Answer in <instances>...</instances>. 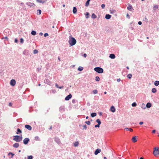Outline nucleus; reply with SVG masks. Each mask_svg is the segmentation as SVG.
<instances>
[{"label":"nucleus","mask_w":159,"mask_h":159,"mask_svg":"<svg viewBox=\"0 0 159 159\" xmlns=\"http://www.w3.org/2000/svg\"><path fill=\"white\" fill-rule=\"evenodd\" d=\"M96 115H97V114L95 113H92L91 114V117H95V116H96Z\"/></svg>","instance_id":"bb28decb"},{"label":"nucleus","mask_w":159,"mask_h":159,"mask_svg":"<svg viewBox=\"0 0 159 159\" xmlns=\"http://www.w3.org/2000/svg\"><path fill=\"white\" fill-rule=\"evenodd\" d=\"M65 110V108L64 106H61L60 107L59 111L61 112H62L64 111Z\"/></svg>","instance_id":"f8f14e48"},{"label":"nucleus","mask_w":159,"mask_h":159,"mask_svg":"<svg viewBox=\"0 0 159 159\" xmlns=\"http://www.w3.org/2000/svg\"><path fill=\"white\" fill-rule=\"evenodd\" d=\"M126 16L127 18H129L130 16L128 14H127Z\"/></svg>","instance_id":"680f3d73"},{"label":"nucleus","mask_w":159,"mask_h":159,"mask_svg":"<svg viewBox=\"0 0 159 159\" xmlns=\"http://www.w3.org/2000/svg\"><path fill=\"white\" fill-rule=\"evenodd\" d=\"M44 83L48 85H50L51 84V82L48 79H45L44 80Z\"/></svg>","instance_id":"9b49d317"},{"label":"nucleus","mask_w":159,"mask_h":159,"mask_svg":"<svg viewBox=\"0 0 159 159\" xmlns=\"http://www.w3.org/2000/svg\"><path fill=\"white\" fill-rule=\"evenodd\" d=\"M68 43L70 46H72L75 45L76 43V40L75 39L72 37V36L70 35L69 36V39Z\"/></svg>","instance_id":"f257e3e1"},{"label":"nucleus","mask_w":159,"mask_h":159,"mask_svg":"<svg viewBox=\"0 0 159 159\" xmlns=\"http://www.w3.org/2000/svg\"><path fill=\"white\" fill-rule=\"evenodd\" d=\"M73 13L75 14L77 12V9L75 7H74L73 8Z\"/></svg>","instance_id":"4be33fe9"},{"label":"nucleus","mask_w":159,"mask_h":159,"mask_svg":"<svg viewBox=\"0 0 159 159\" xmlns=\"http://www.w3.org/2000/svg\"><path fill=\"white\" fill-rule=\"evenodd\" d=\"M83 69V68L81 66H79L78 68V70L79 71H82Z\"/></svg>","instance_id":"58836bf2"},{"label":"nucleus","mask_w":159,"mask_h":159,"mask_svg":"<svg viewBox=\"0 0 159 159\" xmlns=\"http://www.w3.org/2000/svg\"><path fill=\"white\" fill-rule=\"evenodd\" d=\"M87 129V125H84L83 129Z\"/></svg>","instance_id":"a18cd8bd"},{"label":"nucleus","mask_w":159,"mask_h":159,"mask_svg":"<svg viewBox=\"0 0 159 159\" xmlns=\"http://www.w3.org/2000/svg\"><path fill=\"white\" fill-rule=\"evenodd\" d=\"M19 146V144L18 143H15L13 145V147L15 148H17Z\"/></svg>","instance_id":"6ab92c4d"},{"label":"nucleus","mask_w":159,"mask_h":159,"mask_svg":"<svg viewBox=\"0 0 159 159\" xmlns=\"http://www.w3.org/2000/svg\"><path fill=\"white\" fill-rule=\"evenodd\" d=\"M143 121H141V122H140L139 123V124L140 125H142V124H143Z\"/></svg>","instance_id":"4d7b16f0"},{"label":"nucleus","mask_w":159,"mask_h":159,"mask_svg":"<svg viewBox=\"0 0 159 159\" xmlns=\"http://www.w3.org/2000/svg\"><path fill=\"white\" fill-rule=\"evenodd\" d=\"M43 33L42 32H40L39 33V35H40L41 36L43 35Z\"/></svg>","instance_id":"338daca9"},{"label":"nucleus","mask_w":159,"mask_h":159,"mask_svg":"<svg viewBox=\"0 0 159 159\" xmlns=\"http://www.w3.org/2000/svg\"><path fill=\"white\" fill-rule=\"evenodd\" d=\"M154 84L156 86H157L159 85V81H155L154 82Z\"/></svg>","instance_id":"b1692460"},{"label":"nucleus","mask_w":159,"mask_h":159,"mask_svg":"<svg viewBox=\"0 0 159 159\" xmlns=\"http://www.w3.org/2000/svg\"><path fill=\"white\" fill-rule=\"evenodd\" d=\"M137 106V104L136 102H134L132 103V106L133 107H135Z\"/></svg>","instance_id":"a19ab883"},{"label":"nucleus","mask_w":159,"mask_h":159,"mask_svg":"<svg viewBox=\"0 0 159 159\" xmlns=\"http://www.w3.org/2000/svg\"><path fill=\"white\" fill-rule=\"evenodd\" d=\"M99 127H100V125L99 124H98V125H95V128Z\"/></svg>","instance_id":"8fccbe9b"},{"label":"nucleus","mask_w":159,"mask_h":159,"mask_svg":"<svg viewBox=\"0 0 159 159\" xmlns=\"http://www.w3.org/2000/svg\"><path fill=\"white\" fill-rule=\"evenodd\" d=\"M25 127L29 130H31L32 129L31 126L28 125H25Z\"/></svg>","instance_id":"1a4fd4ad"},{"label":"nucleus","mask_w":159,"mask_h":159,"mask_svg":"<svg viewBox=\"0 0 159 159\" xmlns=\"http://www.w3.org/2000/svg\"><path fill=\"white\" fill-rule=\"evenodd\" d=\"M111 15L109 14H106L105 16V18L107 20H108L111 18Z\"/></svg>","instance_id":"f3484780"},{"label":"nucleus","mask_w":159,"mask_h":159,"mask_svg":"<svg viewBox=\"0 0 159 159\" xmlns=\"http://www.w3.org/2000/svg\"><path fill=\"white\" fill-rule=\"evenodd\" d=\"M41 13V11L40 10H37V13H38L39 15H40Z\"/></svg>","instance_id":"c03bdc74"},{"label":"nucleus","mask_w":159,"mask_h":159,"mask_svg":"<svg viewBox=\"0 0 159 159\" xmlns=\"http://www.w3.org/2000/svg\"><path fill=\"white\" fill-rule=\"evenodd\" d=\"M87 55L86 53H84L83 54V56L85 57H87Z\"/></svg>","instance_id":"6e6d98bb"},{"label":"nucleus","mask_w":159,"mask_h":159,"mask_svg":"<svg viewBox=\"0 0 159 159\" xmlns=\"http://www.w3.org/2000/svg\"><path fill=\"white\" fill-rule=\"evenodd\" d=\"M16 84V81L15 80L12 79L11 80L10 82V84L12 86H14Z\"/></svg>","instance_id":"39448f33"},{"label":"nucleus","mask_w":159,"mask_h":159,"mask_svg":"<svg viewBox=\"0 0 159 159\" xmlns=\"http://www.w3.org/2000/svg\"><path fill=\"white\" fill-rule=\"evenodd\" d=\"M9 106L10 107L12 106V104L10 102L9 103Z\"/></svg>","instance_id":"052dcab7"},{"label":"nucleus","mask_w":159,"mask_h":159,"mask_svg":"<svg viewBox=\"0 0 159 159\" xmlns=\"http://www.w3.org/2000/svg\"><path fill=\"white\" fill-rule=\"evenodd\" d=\"M110 11L111 14H113L116 12V11L114 10H110Z\"/></svg>","instance_id":"e433bc0d"},{"label":"nucleus","mask_w":159,"mask_h":159,"mask_svg":"<svg viewBox=\"0 0 159 159\" xmlns=\"http://www.w3.org/2000/svg\"><path fill=\"white\" fill-rule=\"evenodd\" d=\"M24 39H23L22 38H21L20 39V42L21 43H23L24 42Z\"/></svg>","instance_id":"49530a36"},{"label":"nucleus","mask_w":159,"mask_h":159,"mask_svg":"<svg viewBox=\"0 0 159 159\" xmlns=\"http://www.w3.org/2000/svg\"><path fill=\"white\" fill-rule=\"evenodd\" d=\"M90 1V0H87L85 3L86 6L87 7L89 5Z\"/></svg>","instance_id":"cd10ccee"},{"label":"nucleus","mask_w":159,"mask_h":159,"mask_svg":"<svg viewBox=\"0 0 159 159\" xmlns=\"http://www.w3.org/2000/svg\"><path fill=\"white\" fill-rule=\"evenodd\" d=\"M85 123L88 125H89L91 123L89 121H86Z\"/></svg>","instance_id":"79ce46f5"},{"label":"nucleus","mask_w":159,"mask_h":159,"mask_svg":"<svg viewBox=\"0 0 159 159\" xmlns=\"http://www.w3.org/2000/svg\"><path fill=\"white\" fill-rule=\"evenodd\" d=\"M126 130H128L130 132H132L133 131V130L131 128H126L125 129Z\"/></svg>","instance_id":"a878e982"},{"label":"nucleus","mask_w":159,"mask_h":159,"mask_svg":"<svg viewBox=\"0 0 159 159\" xmlns=\"http://www.w3.org/2000/svg\"><path fill=\"white\" fill-rule=\"evenodd\" d=\"M79 143L78 141L75 142L74 144V146L76 147L78 146Z\"/></svg>","instance_id":"473e14b6"},{"label":"nucleus","mask_w":159,"mask_h":159,"mask_svg":"<svg viewBox=\"0 0 159 159\" xmlns=\"http://www.w3.org/2000/svg\"><path fill=\"white\" fill-rule=\"evenodd\" d=\"M158 6L157 5H155L153 6V9L154 10H156V9H158Z\"/></svg>","instance_id":"c85d7f7f"},{"label":"nucleus","mask_w":159,"mask_h":159,"mask_svg":"<svg viewBox=\"0 0 159 159\" xmlns=\"http://www.w3.org/2000/svg\"><path fill=\"white\" fill-rule=\"evenodd\" d=\"M101 7L102 8V9H103L105 7V5L104 4H102V5H101Z\"/></svg>","instance_id":"de8ad7c7"},{"label":"nucleus","mask_w":159,"mask_h":159,"mask_svg":"<svg viewBox=\"0 0 159 159\" xmlns=\"http://www.w3.org/2000/svg\"><path fill=\"white\" fill-rule=\"evenodd\" d=\"M127 9L130 11H131L133 9V7H132V6L131 5H128Z\"/></svg>","instance_id":"dca6fc26"},{"label":"nucleus","mask_w":159,"mask_h":159,"mask_svg":"<svg viewBox=\"0 0 159 159\" xmlns=\"http://www.w3.org/2000/svg\"><path fill=\"white\" fill-rule=\"evenodd\" d=\"M33 157L32 155L28 156H27V159H32Z\"/></svg>","instance_id":"f704fd0d"},{"label":"nucleus","mask_w":159,"mask_h":159,"mask_svg":"<svg viewBox=\"0 0 159 159\" xmlns=\"http://www.w3.org/2000/svg\"><path fill=\"white\" fill-rule=\"evenodd\" d=\"M29 141L30 139L29 138H25L23 140V143L25 144H28Z\"/></svg>","instance_id":"423d86ee"},{"label":"nucleus","mask_w":159,"mask_h":159,"mask_svg":"<svg viewBox=\"0 0 159 159\" xmlns=\"http://www.w3.org/2000/svg\"><path fill=\"white\" fill-rule=\"evenodd\" d=\"M155 132H156V130H153L152 131V133H155Z\"/></svg>","instance_id":"e2e57ef3"},{"label":"nucleus","mask_w":159,"mask_h":159,"mask_svg":"<svg viewBox=\"0 0 159 159\" xmlns=\"http://www.w3.org/2000/svg\"><path fill=\"white\" fill-rule=\"evenodd\" d=\"M127 76L128 78L130 79L131 78L132 75L131 74H129L127 75Z\"/></svg>","instance_id":"c9c22d12"},{"label":"nucleus","mask_w":159,"mask_h":159,"mask_svg":"<svg viewBox=\"0 0 159 159\" xmlns=\"http://www.w3.org/2000/svg\"><path fill=\"white\" fill-rule=\"evenodd\" d=\"M22 133L21 130L19 128L17 129V132L16 133L17 134H18L20 133Z\"/></svg>","instance_id":"5701e85b"},{"label":"nucleus","mask_w":159,"mask_h":159,"mask_svg":"<svg viewBox=\"0 0 159 159\" xmlns=\"http://www.w3.org/2000/svg\"><path fill=\"white\" fill-rule=\"evenodd\" d=\"M38 50H37L36 49H35L34 50L33 53L34 54H36V53H38Z\"/></svg>","instance_id":"37998d69"},{"label":"nucleus","mask_w":159,"mask_h":159,"mask_svg":"<svg viewBox=\"0 0 159 159\" xmlns=\"http://www.w3.org/2000/svg\"><path fill=\"white\" fill-rule=\"evenodd\" d=\"M110 110L112 112H115V108L113 106H112L111 107Z\"/></svg>","instance_id":"a211bd4d"},{"label":"nucleus","mask_w":159,"mask_h":159,"mask_svg":"<svg viewBox=\"0 0 159 159\" xmlns=\"http://www.w3.org/2000/svg\"><path fill=\"white\" fill-rule=\"evenodd\" d=\"M63 88V86H61L59 87V88L60 89H61Z\"/></svg>","instance_id":"774afa93"},{"label":"nucleus","mask_w":159,"mask_h":159,"mask_svg":"<svg viewBox=\"0 0 159 159\" xmlns=\"http://www.w3.org/2000/svg\"><path fill=\"white\" fill-rule=\"evenodd\" d=\"M4 39V38H2V39ZM4 39H7V40H8V38H7V36H6V37H5L4 38Z\"/></svg>","instance_id":"13d9d810"},{"label":"nucleus","mask_w":159,"mask_h":159,"mask_svg":"<svg viewBox=\"0 0 159 159\" xmlns=\"http://www.w3.org/2000/svg\"><path fill=\"white\" fill-rule=\"evenodd\" d=\"M138 24L139 25H140L142 24V23L141 21H139L138 22Z\"/></svg>","instance_id":"603ef678"},{"label":"nucleus","mask_w":159,"mask_h":159,"mask_svg":"<svg viewBox=\"0 0 159 159\" xmlns=\"http://www.w3.org/2000/svg\"><path fill=\"white\" fill-rule=\"evenodd\" d=\"M101 151V149L99 148L97 149L95 151L94 154L95 155H97L98 153H100Z\"/></svg>","instance_id":"9d476101"},{"label":"nucleus","mask_w":159,"mask_h":159,"mask_svg":"<svg viewBox=\"0 0 159 159\" xmlns=\"http://www.w3.org/2000/svg\"><path fill=\"white\" fill-rule=\"evenodd\" d=\"M23 54L26 55H28L29 54V51L28 50H25L23 52Z\"/></svg>","instance_id":"4468645a"},{"label":"nucleus","mask_w":159,"mask_h":159,"mask_svg":"<svg viewBox=\"0 0 159 159\" xmlns=\"http://www.w3.org/2000/svg\"><path fill=\"white\" fill-rule=\"evenodd\" d=\"M11 158H12L14 156V155H15L14 153H12L11 152Z\"/></svg>","instance_id":"5fc2aeb1"},{"label":"nucleus","mask_w":159,"mask_h":159,"mask_svg":"<svg viewBox=\"0 0 159 159\" xmlns=\"http://www.w3.org/2000/svg\"><path fill=\"white\" fill-rule=\"evenodd\" d=\"M36 32L34 30H32L31 32V34L33 35H35L36 34Z\"/></svg>","instance_id":"c756f323"},{"label":"nucleus","mask_w":159,"mask_h":159,"mask_svg":"<svg viewBox=\"0 0 159 159\" xmlns=\"http://www.w3.org/2000/svg\"><path fill=\"white\" fill-rule=\"evenodd\" d=\"M98 92V91L97 89L94 90L93 91V93L94 94L97 93Z\"/></svg>","instance_id":"4c0bfd02"},{"label":"nucleus","mask_w":159,"mask_h":159,"mask_svg":"<svg viewBox=\"0 0 159 159\" xmlns=\"http://www.w3.org/2000/svg\"><path fill=\"white\" fill-rule=\"evenodd\" d=\"M95 80L97 81H99L100 80V78L98 76H96L95 77Z\"/></svg>","instance_id":"ea45409f"},{"label":"nucleus","mask_w":159,"mask_h":159,"mask_svg":"<svg viewBox=\"0 0 159 159\" xmlns=\"http://www.w3.org/2000/svg\"><path fill=\"white\" fill-rule=\"evenodd\" d=\"M94 70L98 73H102L103 72V70L100 67H96L94 69Z\"/></svg>","instance_id":"20e7f679"},{"label":"nucleus","mask_w":159,"mask_h":159,"mask_svg":"<svg viewBox=\"0 0 159 159\" xmlns=\"http://www.w3.org/2000/svg\"><path fill=\"white\" fill-rule=\"evenodd\" d=\"M44 36L45 37H46L48 36V34L47 33H46L44 34Z\"/></svg>","instance_id":"09e8293b"},{"label":"nucleus","mask_w":159,"mask_h":159,"mask_svg":"<svg viewBox=\"0 0 159 159\" xmlns=\"http://www.w3.org/2000/svg\"><path fill=\"white\" fill-rule=\"evenodd\" d=\"M18 42V40L17 39H15V42L17 43Z\"/></svg>","instance_id":"3c124183"},{"label":"nucleus","mask_w":159,"mask_h":159,"mask_svg":"<svg viewBox=\"0 0 159 159\" xmlns=\"http://www.w3.org/2000/svg\"><path fill=\"white\" fill-rule=\"evenodd\" d=\"M37 1L39 2L44 3L46 1V0H36Z\"/></svg>","instance_id":"aec40b11"},{"label":"nucleus","mask_w":159,"mask_h":159,"mask_svg":"<svg viewBox=\"0 0 159 159\" xmlns=\"http://www.w3.org/2000/svg\"><path fill=\"white\" fill-rule=\"evenodd\" d=\"M152 106V104L148 102L147 103L146 107L147 108H150V107Z\"/></svg>","instance_id":"412c9836"},{"label":"nucleus","mask_w":159,"mask_h":159,"mask_svg":"<svg viewBox=\"0 0 159 159\" xmlns=\"http://www.w3.org/2000/svg\"><path fill=\"white\" fill-rule=\"evenodd\" d=\"M96 121L98 123V124L100 125L101 124V121L99 119H97L96 120Z\"/></svg>","instance_id":"72a5a7b5"},{"label":"nucleus","mask_w":159,"mask_h":159,"mask_svg":"<svg viewBox=\"0 0 159 159\" xmlns=\"http://www.w3.org/2000/svg\"><path fill=\"white\" fill-rule=\"evenodd\" d=\"M55 141L58 144L61 143V141L60 139L58 138H55Z\"/></svg>","instance_id":"0eeeda50"},{"label":"nucleus","mask_w":159,"mask_h":159,"mask_svg":"<svg viewBox=\"0 0 159 159\" xmlns=\"http://www.w3.org/2000/svg\"><path fill=\"white\" fill-rule=\"evenodd\" d=\"M152 92L153 93H155L157 92V90L155 88H152Z\"/></svg>","instance_id":"7c9ffc66"},{"label":"nucleus","mask_w":159,"mask_h":159,"mask_svg":"<svg viewBox=\"0 0 159 159\" xmlns=\"http://www.w3.org/2000/svg\"><path fill=\"white\" fill-rule=\"evenodd\" d=\"M72 102L73 103H74L75 102V101L74 99H73L72 100Z\"/></svg>","instance_id":"0e129e2a"},{"label":"nucleus","mask_w":159,"mask_h":159,"mask_svg":"<svg viewBox=\"0 0 159 159\" xmlns=\"http://www.w3.org/2000/svg\"><path fill=\"white\" fill-rule=\"evenodd\" d=\"M92 17L93 19H95L97 17V16L94 13H93L92 15Z\"/></svg>","instance_id":"2f4dec72"},{"label":"nucleus","mask_w":159,"mask_h":159,"mask_svg":"<svg viewBox=\"0 0 159 159\" xmlns=\"http://www.w3.org/2000/svg\"><path fill=\"white\" fill-rule=\"evenodd\" d=\"M137 137H138L137 136H135L133 137L132 138V140L133 142L135 143L137 141V139L136 138Z\"/></svg>","instance_id":"ddd939ff"},{"label":"nucleus","mask_w":159,"mask_h":159,"mask_svg":"<svg viewBox=\"0 0 159 159\" xmlns=\"http://www.w3.org/2000/svg\"><path fill=\"white\" fill-rule=\"evenodd\" d=\"M120 80V79H117V81L118 82H119Z\"/></svg>","instance_id":"bf43d9fd"},{"label":"nucleus","mask_w":159,"mask_h":159,"mask_svg":"<svg viewBox=\"0 0 159 159\" xmlns=\"http://www.w3.org/2000/svg\"><path fill=\"white\" fill-rule=\"evenodd\" d=\"M55 85L56 87L57 88H59V86L58 85V84H57V83H56V84H55Z\"/></svg>","instance_id":"864d4df0"},{"label":"nucleus","mask_w":159,"mask_h":159,"mask_svg":"<svg viewBox=\"0 0 159 159\" xmlns=\"http://www.w3.org/2000/svg\"><path fill=\"white\" fill-rule=\"evenodd\" d=\"M153 154L156 157L159 155V149L158 147H155L154 148Z\"/></svg>","instance_id":"7ed1b4c3"},{"label":"nucleus","mask_w":159,"mask_h":159,"mask_svg":"<svg viewBox=\"0 0 159 159\" xmlns=\"http://www.w3.org/2000/svg\"><path fill=\"white\" fill-rule=\"evenodd\" d=\"M52 92L53 93H55L56 92V91L55 90H52Z\"/></svg>","instance_id":"69168bd1"},{"label":"nucleus","mask_w":159,"mask_h":159,"mask_svg":"<svg viewBox=\"0 0 159 159\" xmlns=\"http://www.w3.org/2000/svg\"><path fill=\"white\" fill-rule=\"evenodd\" d=\"M109 57L111 59H113L115 58L116 56L114 54H111L109 55Z\"/></svg>","instance_id":"2eb2a0df"},{"label":"nucleus","mask_w":159,"mask_h":159,"mask_svg":"<svg viewBox=\"0 0 159 159\" xmlns=\"http://www.w3.org/2000/svg\"><path fill=\"white\" fill-rule=\"evenodd\" d=\"M72 95L70 94L69 95H67L65 98V100L66 101L69 100L72 97Z\"/></svg>","instance_id":"6e6552de"},{"label":"nucleus","mask_w":159,"mask_h":159,"mask_svg":"<svg viewBox=\"0 0 159 159\" xmlns=\"http://www.w3.org/2000/svg\"><path fill=\"white\" fill-rule=\"evenodd\" d=\"M22 139V135L20 136L19 135H15L14 136V138L13 140L15 141L19 142L21 141Z\"/></svg>","instance_id":"f03ea898"},{"label":"nucleus","mask_w":159,"mask_h":159,"mask_svg":"<svg viewBox=\"0 0 159 159\" xmlns=\"http://www.w3.org/2000/svg\"><path fill=\"white\" fill-rule=\"evenodd\" d=\"M34 139L37 141H40V139L38 136H35L34 137Z\"/></svg>","instance_id":"393cba45"}]
</instances>
